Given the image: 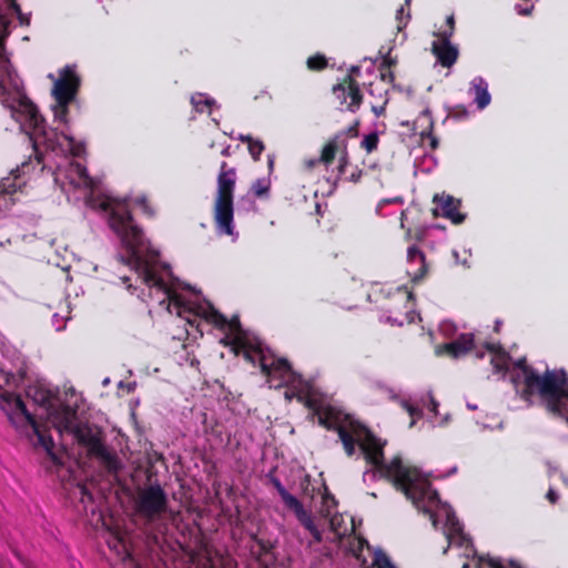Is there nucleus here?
Masks as SVG:
<instances>
[{
    "label": "nucleus",
    "instance_id": "obj_1",
    "mask_svg": "<svg viewBox=\"0 0 568 568\" xmlns=\"http://www.w3.org/2000/svg\"><path fill=\"white\" fill-rule=\"evenodd\" d=\"M317 424L326 430L336 432L348 457L359 447L367 464L390 481L402 491L417 508L428 498L430 501L438 499V493L432 490L430 483L422 479L418 468L403 464L400 456H395L389 463H385L384 447L386 440L377 437L365 424L354 418L342 408L327 404L317 417Z\"/></svg>",
    "mask_w": 568,
    "mask_h": 568
},
{
    "label": "nucleus",
    "instance_id": "obj_2",
    "mask_svg": "<svg viewBox=\"0 0 568 568\" xmlns=\"http://www.w3.org/2000/svg\"><path fill=\"white\" fill-rule=\"evenodd\" d=\"M99 207L109 213V225L119 236L129 254L125 263L134 265L144 284L158 288L165 293L171 301H174L176 293L158 275L153 267L146 263L140 254V250L144 245V233L135 223L128 205L105 199L99 203Z\"/></svg>",
    "mask_w": 568,
    "mask_h": 568
},
{
    "label": "nucleus",
    "instance_id": "obj_3",
    "mask_svg": "<svg viewBox=\"0 0 568 568\" xmlns=\"http://www.w3.org/2000/svg\"><path fill=\"white\" fill-rule=\"evenodd\" d=\"M515 367L521 373L520 376H513L519 397L528 405H534L537 399L540 407L556 412V403L565 395L567 372L547 368L539 374L527 363L526 357L517 359Z\"/></svg>",
    "mask_w": 568,
    "mask_h": 568
},
{
    "label": "nucleus",
    "instance_id": "obj_4",
    "mask_svg": "<svg viewBox=\"0 0 568 568\" xmlns=\"http://www.w3.org/2000/svg\"><path fill=\"white\" fill-rule=\"evenodd\" d=\"M237 172L234 166L223 161L216 180V194L213 205L215 229L220 234H234V191Z\"/></svg>",
    "mask_w": 568,
    "mask_h": 568
},
{
    "label": "nucleus",
    "instance_id": "obj_5",
    "mask_svg": "<svg viewBox=\"0 0 568 568\" xmlns=\"http://www.w3.org/2000/svg\"><path fill=\"white\" fill-rule=\"evenodd\" d=\"M30 122L32 123L37 139L33 141V150L36 152V160L40 164L43 161V155L38 151V144L43 143L48 150L57 152L61 149L60 138H63L68 142L69 152L72 156L80 158L84 151V144L81 142H77L75 139L65 133H59L57 129H45V120L39 113L36 105H30Z\"/></svg>",
    "mask_w": 568,
    "mask_h": 568
},
{
    "label": "nucleus",
    "instance_id": "obj_6",
    "mask_svg": "<svg viewBox=\"0 0 568 568\" xmlns=\"http://www.w3.org/2000/svg\"><path fill=\"white\" fill-rule=\"evenodd\" d=\"M1 400L9 407L7 409L3 406L2 409L6 410L11 424L16 428H19L24 424L30 425L32 427L34 435L38 437L39 444L45 449L47 454L53 460H57V456L53 453L54 442L52 437L41 429V426L38 424L34 415H32L27 409V406L21 396L16 395L13 393L4 392L1 394Z\"/></svg>",
    "mask_w": 568,
    "mask_h": 568
},
{
    "label": "nucleus",
    "instance_id": "obj_7",
    "mask_svg": "<svg viewBox=\"0 0 568 568\" xmlns=\"http://www.w3.org/2000/svg\"><path fill=\"white\" fill-rule=\"evenodd\" d=\"M70 434L74 436L79 445L87 448L89 456L100 460L108 473H119L122 467L121 462L115 453H111L106 449L99 430H94L87 423H79Z\"/></svg>",
    "mask_w": 568,
    "mask_h": 568
},
{
    "label": "nucleus",
    "instance_id": "obj_8",
    "mask_svg": "<svg viewBox=\"0 0 568 568\" xmlns=\"http://www.w3.org/2000/svg\"><path fill=\"white\" fill-rule=\"evenodd\" d=\"M135 513L146 521L160 519L169 509V498L160 484L138 487L134 497Z\"/></svg>",
    "mask_w": 568,
    "mask_h": 568
},
{
    "label": "nucleus",
    "instance_id": "obj_9",
    "mask_svg": "<svg viewBox=\"0 0 568 568\" xmlns=\"http://www.w3.org/2000/svg\"><path fill=\"white\" fill-rule=\"evenodd\" d=\"M386 321L392 325L412 324L418 316L415 312L414 294L406 286H399L389 295Z\"/></svg>",
    "mask_w": 568,
    "mask_h": 568
},
{
    "label": "nucleus",
    "instance_id": "obj_10",
    "mask_svg": "<svg viewBox=\"0 0 568 568\" xmlns=\"http://www.w3.org/2000/svg\"><path fill=\"white\" fill-rule=\"evenodd\" d=\"M276 541L270 538L251 534L248 540L250 556L247 568H284L277 562L275 555Z\"/></svg>",
    "mask_w": 568,
    "mask_h": 568
},
{
    "label": "nucleus",
    "instance_id": "obj_11",
    "mask_svg": "<svg viewBox=\"0 0 568 568\" xmlns=\"http://www.w3.org/2000/svg\"><path fill=\"white\" fill-rule=\"evenodd\" d=\"M261 373L266 382L275 388L282 387L294 381L295 373L286 358L276 357L270 353L267 358H260Z\"/></svg>",
    "mask_w": 568,
    "mask_h": 568
},
{
    "label": "nucleus",
    "instance_id": "obj_12",
    "mask_svg": "<svg viewBox=\"0 0 568 568\" xmlns=\"http://www.w3.org/2000/svg\"><path fill=\"white\" fill-rule=\"evenodd\" d=\"M333 94L341 105L346 104V110L355 113L363 103V94L358 82L347 74L333 87Z\"/></svg>",
    "mask_w": 568,
    "mask_h": 568
},
{
    "label": "nucleus",
    "instance_id": "obj_13",
    "mask_svg": "<svg viewBox=\"0 0 568 568\" xmlns=\"http://www.w3.org/2000/svg\"><path fill=\"white\" fill-rule=\"evenodd\" d=\"M80 88V78L75 71L67 65L60 71L59 79L54 82L52 94L55 101L72 102Z\"/></svg>",
    "mask_w": 568,
    "mask_h": 568
},
{
    "label": "nucleus",
    "instance_id": "obj_14",
    "mask_svg": "<svg viewBox=\"0 0 568 568\" xmlns=\"http://www.w3.org/2000/svg\"><path fill=\"white\" fill-rule=\"evenodd\" d=\"M199 315L217 329L224 331L227 328L230 334L234 336H246V333L242 328L240 317L237 315H233L230 320H227L212 304H207L206 307H201Z\"/></svg>",
    "mask_w": 568,
    "mask_h": 568
},
{
    "label": "nucleus",
    "instance_id": "obj_15",
    "mask_svg": "<svg viewBox=\"0 0 568 568\" xmlns=\"http://www.w3.org/2000/svg\"><path fill=\"white\" fill-rule=\"evenodd\" d=\"M435 206L432 209L435 217L443 216L450 220L453 224H462L466 215L459 211L460 201L448 194H435L433 197Z\"/></svg>",
    "mask_w": 568,
    "mask_h": 568
},
{
    "label": "nucleus",
    "instance_id": "obj_16",
    "mask_svg": "<svg viewBox=\"0 0 568 568\" xmlns=\"http://www.w3.org/2000/svg\"><path fill=\"white\" fill-rule=\"evenodd\" d=\"M475 348V336L473 333H463L449 343L436 346V354L457 359L466 356Z\"/></svg>",
    "mask_w": 568,
    "mask_h": 568
},
{
    "label": "nucleus",
    "instance_id": "obj_17",
    "mask_svg": "<svg viewBox=\"0 0 568 568\" xmlns=\"http://www.w3.org/2000/svg\"><path fill=\"white\" fill-rule=\"evenodd\" d=\"M78 408L67 404L53 405L49 408L48 415L53 426L60 432L71 433L75 427Z\"/></svg>",
    "mask_w": 568,
    "mask_h": 568
},
{
    "label": "nucleus",
    "instance_id": "obj_18",
    "mask_svg": "<svg viewBox=\"0 0 568 568\" xmlns=\"http://www.w3.org/2000/svg\"><path fill=\"white\" fill-rule=\"evenodd\" d=\"M432 53L443 68H452L459 57L458 48L452 44L449 34H445V38H438V41L432 43Z\"/></svg>",
    "mask_w": 568,
    "mask_h": 568
},
{
    "label": "nucleus",
    "instance_id": "obj_19",
    "mask_svg": "<svg viewBox=\"0 0 568 568\" xmlns=\"http://www.w3.org/2000/svg\"><path fill=\"white\" fill-rule=\"evenodd\" d=\"M346 149L345 132H337L325 143L317 161L328 166L334 162L336 155L345 152Z\"/></svg>",
    "mask_w": 568,
    "mask_h": 568
},
{
    "label": "nucleus",
    "instance_id": "obj_20",
    "mask_svg": "<svg viewBox=\"0 0 568 568\" xmlns=\"http://www.w3.org/2000/svg\"><path fill=\"white\" fill-rule=\"evenodd\" d=\"M407 263L413 266L414 264H417V268L413 271H408V274L412 277L413 282H418L423 280L427 272H428V265L426 263V256L424 252L416 245H410L407 248Z\"/></svg>",
    "mask_w": 568,
    "mask_h": 568
},
{
    "label": "nucleus",
    "instance_id": "obj_21",
    "mask_svg": "<svg viewBox=\"0 0 568 568\" xmlns=\"http://www.w3.org/2000/svg\"><path fill=\"white\" fill-rule=\"evenodd\" d=\"M471 89L475 93V102L479 110L485 109L490 103V94L488 92V83L481 77H476L471 81Z\"/></svg>",
    "mask_w": 568,
    "mask_h": 568
},
{
    "label": "nucleus",
    "instance_id": "obj_22",
    "mask_svg": "<svg viewBox=\"0 0 568 568\" xmlns=\"http://www.w3.org/2000/svg\"><path fill=\"white\" fill-rule=\"evenodd\" d=\"M244 347H239V354H242L248 363L252 365L260 366V358H267L271 352H265L260 345L254 346L248 339L247 336L244 337Z\"/></svg>",
    "mask_w": 568,
    "mask_h": 568
},
{
    "label": "nucleus",
    "instance_id": "obj_23",
    "mask_svg": "<svg viewBox=\"0 0 568 568\" xmlns=\"http://www.w3.org/2000/svg\"><path fill=\"white\" fill-rule=\"evenodd\" d=\"M29 166L27 162H22L21 168H17L14 172H11L10 176L3 178L0 180V200L7 195H13L18 189H20V184L17 183L19 179V174H17L20 170L24 173L26 169Z\"/></svg>",
    "mask_w": 568,
    "mask_h": 568
},
{
    "label": "nucleus",
    "instance_id": "obj_24",
    "mask_svg": "<svg viewBox=\"0 0 568 568\" xmlns=\"http://www.w3.org/2000/svg\"><path fill=\"white\" fill-rule=\"evenodd\" d=\"M294 514H295L297 520L300 521V524L306 530H308V532L312 535L313 539L316 542H321L322 541V532L316 527L312 515L307 510H305L304 506H302L297 510H295Z\"/></svg>",
    "mask_w": 568,
    "mask_h": 568
},
{
    "label": "nucleus",
    "instance_id": "obj_25",
    "mask_svg": "<svg viewBox=\"0 0 568 568\" xmlns=\"http://www.w3.org/2000/svg\"><path fill=\"white\" fill-rule=\"evenodd\" d=\"M271 483L278 493V495L282 498V501L284 503L285 507L293 513L297 510L300 507L303 506V504L292 494H290L285 487L282 485L281 480L277 477H271Z\"/></svg>",
    "mask_w": 568,
    "mask_h": 568
},
{
    "label": "nucleus",
    "instance_id": "obj_26",
    "mask_svg": "<svg viewBox=\"0 0 568 568\" xmlns=\"http://www.w3.org/2000/svg\"><path fill=\"white\" fill-rule=\"evenodd\" d=\"M564 397L560 398V402L556 403V412L550 410L549 408H544L546 413L556 419H560L568 424V374H566V385L564 386Z\"/></svg>",
    "mask_w": 568,
    "mask_h": 568
},
{
    "label": "nucleus",
    "instance_id": "obj_27",
    "mask_svg": "<svg viewBox=\"0 0 568 568\" xmlns=\"http://www.w3.org/2000/svg\"><path fill=\"white\" fill-rule=\"evenodd\" d=\"M297 400L302 403L307 409H310V420L312 422H314V419L321 415L322 410L328 404L311 395H298Z\"/></svg>",
    "mask_w": 568,
    "mask_h": 568
},
{
    "label": "nucleus",
    "instance_id": "obj_28",
    "mask_svg": "<svg viewBox=\"0 0 568 568\" xmlns=\"http://www.w3.org/2000/svg\"><path fill=\"white\" fill-rule=\"evenodd\" d=\"M4 39L0 38V98L7 94L6 77L9 74V61L4 58Z\"/></svg>",
    "mask_w": 568,
    "mask_h": 568
},
{
    "label": "nucleus",
    "instance_id": "obj_29",
    "mask_svg": "<svg viewBox=\"0 0 568 568\" xmlns=\"http://www.w3.org/2000/svg\"><path fill=\"white\" fill-rule=\"evenodd\" d=\"M483 566H487L488 568H523L520 565H518L517 562H515L513 560H510L506 565L500 559L493 558L489 556L479 557L476 568H481Z\"/></svg>",
    "mask_w": 568,
    "mask_h": 568
},
{
    "label": "nucleus",
    "instance_id": "obj_30",
    "mask_svg": "<svg viewBox=\"0 0 568 568\" xmlns=\"http://www.w3.org/2000/svg\"><path fill=\"white\" fill-rule=\"evenodd\" d=\"M270 189L271 182L266 178L257 179L251 186L252 193L258 199L267 197Z\"/></svg>",
    "mask_w": 568,
    "mask_h": 568
},
{
    "label": "nucleus",
    "instance_id": "obj_31",
    "mask_svg": "<svg viewBox=\"0 0 568 568\" xmlns=\"http://www.w3.org/2000/svg\"><path fill=\"white\" fill-rule=\"evenodd\" d=\"M509 355L506 351L495 354L490 364L493 365L496 373H506L508 371Z\"/></svg>",
    "mask_w": 568,
    "mask_h": 568
},
{
    "label": "nucleus",
    "instance_id": "obj_32",
    "mask_svg": "<svg viewBox=\"0 0 568 568\" xmlns=\"http://www.w3.org/2000/svg\"><path fill=\"white\" fill-rule=\"evenodd\" d=\"M71 102L55 101L52 108L54 121H59L62 124L68 123L69 105Z\"/></svg>",
    "mask_w": 568,
    "mask_h": 568
},
{
    "label": "nucleus",
    "instance_id": "obj_33",
    "mask_svg": "<svg viewBox=\"0 0 568 568\" xmlns=\"http://www.w3.org/2000/svg\"><path fill=\"white\" fill-rule=\"evenodd\" d=\"M53 398L54 395L51 390L38 389L36 392V402H38L40 406L44 407L47 412H49V408H51L54 405Z\"/></svg>",
    "mask_w": 568,
    "mask_h": 568
},
{
    "label": "nucleus",
    "instance_id": "obj_34",
    "mask_svg": "<svg viewBox=\"0 0 568 568\" xmlns=\"http://www.w3.org/2000/svg\"><path fill=\"white\" fill-rule=\"evenodd\" d=\"M307 68L311 71H322L327 67V60L323 54H315L307 59Z\"/></svg>",
    "mask_w": 568,
    "mask_h": 568
},
{
    "label": "nucleus",
    "instance_id": "obj_35",
    "mask_svg": "<svg viewBox=\"0 0 568 568\" xmlns=\"http://www.w3.org/2000/svg\"><path fill=\"white\" fill-rule=\"evenodd\" d=\"M245 336H234L232 334L226 335L224 338H222L221 343L224 346H231L233 352L239 355V347H244V339Z\"/></svg>",
    "mask_w": 568,
    "mask_h": 568
},
{
    "label": "nucleus",
    "instance_id": "obj_36",
    "mask_svg": "<svg viewBox=\"0 0 568 568\" xmlns=\"http://www.w3.org/2000/svg\"><path fill=\"white\" fill-rule=\"evenodd\" d=\"M379 138L377 132H372L364 136L361 145L366 150L367 153H372L378 146Z\"/></svg>",
    "mask_w": 568,
    "mask_h": 568
},
{
    "label": "nucleus",
    "instance_id": "obj_37",
    "mask_svg": "<svg viewBox=\"0 0 568 568\" xmlns=\"http://www.w3.org/2000/svg\"><path fill=\"white\" fill-rule=\"evenodd\" d=\"M373 565L375 568H396L384 551L375 552Z\"/></svg>",
    "mask_w": 568,
    "mask_h": 568
},
{
    "label": "nucleus",
    "instance_id": "obj_38",
    "mask_svg": "<svg viewBox=\"0 0 568 568\" xmlns=\"http://www.w3.org/2000/svg\"><path fill=\"white\" fill-rule=\"evenodd\" d=\"M448 116L457 121H463L469 116V111L465 105L457 104L448 110Z\"/></svg>",
    "mask_w": 568,
    "mask_h": 568
},
{
    "label": "nucleus",
    "instance_id": "obj_39",
    "mask_svg": "<svg viewBox=\"0 0 568 568\" xmlns=\"http://www.w3.org/2000/svg\"><path fill=\"white\" fill-rule=\"evenodd\" d=\"M454 33H455V18H454V14H450L446 18V28L436 32L435 36L437 38H445V34H449V39H452Z\"/></svg>",
    "mask_w": 568,
    "mask_h": 568
},
{
    "label": "nucleus",
    "instance_id": "obj_40",
    "mask_svg": "<svg viewBox=\"0 0 568 568\" xmlns=\"http://www.w3.org/2000/svg\"><path fill=\"white\" fill-rule=\"evenodd\" d=\"M248 152L254 161H258L262 152L265 150L264 143L256 139L248 146Z\"/></svg>",
    "mask_w": 568,
    "mask_h": 568
},
{
    "label": "nucleus",
    "instance_id": "obj_41",
    "mask_svg": "<svg viewBox=\"0 0 568 568\" xmlns=\"http://www.w3.org/2000/svg\"><path fill=\"white\" fill-rule=\"evenodd\" d=\"M135 203L141 207L142 212L148 217H153L155 215V211L152 207L151 203L149 202L146 196H138L135 199Z\"/></svg>",
    "mask_w": 568,
    "mask_h": 568
},
{
    "label": "nucleus",
    "instance_id": "obj_42",
    "mask_svg": "<svg viewBox=\"0 0 568 568\" xmlns=\"http://www.w3.org/2000/svg\"><path fill=\"white\" fill-rule=\"evenodd\" d=\"M191 103L197 112H204L205 108L210 106L211 101L209 99H204L202 94H195L192 95Z\"/></svg>",
    "mask_w": 568,
    "mask_h": 568
},
{
    "label": "nucleus",
    "instance_id": "obj_43",
    "mask_svg": "<svg viewBox=\"0 0 568 568\" xmlns=\"http://www.w3.org/2000/svg\"><path fill=\"white\" fill-rule=\"evenodd\" d=\"M365 547H368V541L364 537H356L351 545V551L358 558Z\"/></svg>",
    "mask_w": 568,
    "mask_h": 568
},
{
    "label": "nucleus",
    "instance_id": "obj_44",
    "mask_svg": "<svg viewBox=\"0 0 568 568\" xmlns=\"http://www.w3.org/2000/svg\"><path fill=\"white\" fill-rule=\"evenodd\" d=\"M433 130V122L429 123V131L422 132V139L424 141L429 142V146L432 150H436L438 148L439 141L438 139L432 133Z\"/></svg>",
    "mask_w": 568,
    "mask_h": 568
},
{
    "label": "nucleus",
    "instance_id": "obj_45",
    "mask_svg": "<svg viewBox=\"0 0 568 568\" xmlns=\"http://www.w3.org/2000/svg\"><path fill=\"white\" fill-rule=\"evenodd\" d=\"M358 126H359V120H356L352 125H349L346 130H342L341 132H345V139L347 136L356 138L358 136Z\"/></svg>",
    "mask_w": 568,
    "mask_h": 568
},
{
    "label": "nucleus",
    "instance_id": "obj_46",
    "mask_svg": "<svg viewBox=\"0 0 568 568\" xmlns=\"http://www.w3.org/2000/svg\"><path fill=\"white\" fill-rule=\"evenodd\" d=\"M4 1L8 6V8L18 16V18L20 19L21 22H23L22 11H21L20 4L17 2V0H4Z\"/></svg>",
    "mask_w": 568,
    "mask_h": 568
},
{
    "label": "nucleus",
    "instance_id": "obj_47",
    "mask_svg": "<svg viewBox=\"0 0 568 568\" xmlns=\"http://www.w3.org/2000/svg\"><path fill=\"white\" fill-rule=\"evenodd\" d=\"M348 164V153H347V149L345 150V152H342L339 154V159H338V172L339 174H343L345 172V169Z\"/></svg>",
    "mask_w": 568,
    "mask_h": 568
},
{
    "label": "nucleus",
    "instance_id": "obj_48",
    "mask_svg": "<svg viewBox=\"0 0 568 568\" xmlns=\"http://www.w3.org/2000/svg\"><path fill=\"white\" fill-rule=\"evenodd\" d=\"M379 72H381V79L383 81L394 83L395 74L390 69H379Z\"/></svg>",
    "mask_w": 568,
    "mask_h": 568
},
{
    "label": "nucleus",
    "instance_id": "obj_49",
    "mask_svg": "<svg viewBox=\"0 0 568 568\" xmlns=\"http://www.w3.org/2000/svg\"><path fill=\"white\" fill-rule=\"evenodd\" d=\"M397 61L396 59L389 57V54H387L386 57H384L381 65H379V69H390L392 67L396 65Z\"/></svg>",
    "mask_w": 568,
    "mask_h": 568
},
{
    "label": "nucleus",
    "instance_id": "obj_50",
    "mask_svg": "<svg viewBox=\"0 0 568 568\" xmlns=\"http://www.w3.org/2000/svg\"><path fill=\"white\" fill-rule=\"evenodd\" d=\"M485 348L493 354V356L495 354H499L500 352H504L505 349L501 347L500 344H495V343H486L485 344Z\"/></svg>",
    "mask_w": 568,
    "mask_h": 568
},
{
    "label": "nucleus",
    "instance_id": "obj_51",
    "mask_svg": "<svg viewBox=\"0 0 568 568\" xmlns=\"http://www.w3.org/2000/svg\"><path fill=\"white\" fill-rule=\"evenodd\" d=\"M424 237H425V233L422 230H417L414 234H412L410 230H407V232H406L407 240L415 239L416 241H423Z\"/></svg>",
    "mask_w": 568,
    "mask_h": 568
},
{
    "label": "nucleus",
    "instance_id": "obj_52",
    "mask_svg": "<svg viewBox=\"0 0 568 568\" xmlns=\"http://www.w3.org/2000/svg\"><path fill=\"white\" fill-rule=\"evenodd\" d=\"M438 406H439L438 402L435 399V397L432 394H429V405H428L429 412L437 415Z\"/></svg>",
    "mask_w": 568,
    "mask_h": 568
},
{
    "label": "nucleus",
    "instance_id": "obj_53",
    "mask_svg": "<svg viewBox=\"0 0 568 568\" xmlns=\"http://www.w3.org/2000/svg\"><path fill=\"white\" fill-rule=\"evenodd\" d=\"M516 11L520 16H530L534 11V6L532 4L529 7L517 6Z\"/></svg>",
    "mask_w": 568,
    "mask_h": 568
},
{
    "label": "nucleus",
    "instance_id": "obj_54",
    "mask_svg": "<svg viewBox=\"0 0 568 568\" xmlns=\"http://www.w3.org/2000/svg\"><path fill=\"white\" fill-rule=\"evenodd\" d=\"M546 497L551 504H556L559 498L558 494L552 489L548 490Z\"/></svg>",
    "mask_w": 568,
    "mask_h": 568
},
{
    "label": "nucleus",
    "instance_id": "obj_55",
    "mask_svg": "<svg viewBox=\"0 0 568 568\" xmlns=\"http://www.w3.org/2000/svg\"><path fill=\"white\" fill-rule=\"evenodd\" d=\"M237 140H240L243 143H246L247 146L255 140L250 134H239Z\"/></svg>",
    "mask_w": 568,
    "mask_h": 568
},
{
    "label": "nucleus",
    "instance_id": "obj_56",
    "mask_svg": "<svg viewBox=\"0 0 568 568\" xmlns=\"http://www.w3.org/2000/svg\"><path fill=\"white\" fill-rule=\"evenodd\" d=\"M405 406L412 417H414L415 415H419L418 409L412 406L410 404H405Z\"/></svg>",
    "mask_w": 568,
    "mask_h": 568
},
{
    "label": "nucleus",
    "instance_id": "obj_57",
    "mask_svg": "<svg viewBox=\"0 0 568 568\" xmlns=\"http://www.w3.org/2000/svg\"><path fill=\"white\" fill-rule=\"evenodd\" d=\"M221 154L223 156H230L232 153H231V145H226L225 148L222 149L221 151Z\"/></svg>",
    "mask_w": 568,
    "mask_h": 568
},
{
    "label": "nucleus",
    "instance_id": "obj_58",
    "mask_svg": "<svg viewBox=\"0 0 568 568\" xmlns=\"http://www.w3.org/2000/svg\"><path fill=\"white\" fill-rule=\"evenodd\" d=\"M403 12H404V6H402V7L397 10V12H396V18H397V20H399V22L402 21V14H403Z\"/></svg>",
    "mask_w": 568,
    "mask_h": 568
},
{
    "label": "nucleus",
    "instance_id": "obj_59",
    "mask_svg": "<svg viewBox=\"0 0 568 568\" xmlns=\"http://www.w3.org/2000/svg\"><path fill=\"white\" fill-rule=\"evenodd\" d=\"M80 489H81L82 496H88V497L91 498V495L89 494V491H88L85 486H81Z\"/></svg>",
    "mask_w": 568,
    "mask_h": 568
},
{
    "label": "nucleus",
    "instance_id": "obj_60",
    "mask_svg": "<svg viewBox=\"0 0 568 568\" xmlns=\"http://www.w3.org/2000/svg\"><path fill=\"white\" fill-rule=\"evenodd\" d=\"M359 67H352L349 70V74L353 77V73H359Z\"/></svg>",
    "mask_w": 568,
    "mask_h": 568
},
{
    "label": "nucleus",
    "instance_id": "obj_61",
    "mask_svg": "<svg viewBox=\"0 0 568 568\" xmlns=\"http://www.w3.org/2000/svg\"><path fill=\"white\" fill-rule=\"evenodd\" d=\"M382 110H383V108L377 109L376 106H373V112H374L376 115H379Z\"/></svg>",
    "mask_w": 568,
    "mask_h": 568
},
{
    "label": "nucleus",
    "instance_id": "obj_62",
    "mask_svg": "<svg viewBox=\"0 0 568 568\" xmlns=\"http://www.w3.org/2000/svg\"><path fill=\"white\" fill-rule=\"evenodd\" d=\"M476 356H477L478 358H483V357H484V353H481V352H477V353H476Z\"/></svg>",
    "mask_w": 568,
    "mask_h": 568
},
{
    "label": "nucleus",
    "instance_id": "obj_63",
    "mask_svg": "<svg viewBox=\"0 0 568 568\" xmlns=\"http://www.w3.org/2000/svg\"><path fill=\"white\" fill-rule=\"evenodd\" d=\"M358 178H359V174L357 176L355 174L352 175V180L355 182L358 180Z\"/></svg>",
    "mask_w": 568,
    "mask_h": 568
},
{
    "label": "nucleus",
    "instance_id": "obj_64",
    "mask_svg": "<svg viewBox=\"0 0 568 568\" xmlns=\"http://www.w3.org/2000/svg\"><path fill=\"white\" fill-rule=\"evenodd\" d=\"M462 568H469V564L468 562H464Z\"/></svg>",
    "mask_w": 568,
    "mask_h": 568
}]
</instances>
